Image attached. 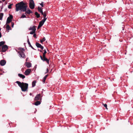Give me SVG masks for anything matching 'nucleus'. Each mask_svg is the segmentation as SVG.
Here are the masks:
<instances>
[{
    "label": "nucleus",
    "instance_id": "f257e3e1",
    "mask_svg": "<svg viewBox=\"0 0 133 133\" xmlns=\"http://www.w3.org/2000/svg\"><path fill=\"white\" fill-rule=\"evenodd\" d=\"M16 7L15 10L16 11H18L19 10L24 12L26 11L27 6L25 5V4L23 1H21L16 4Z\"/></svg>",
    "mask_w": 133,
    "mask_h": 133
},
{
    "label": "nucleus",
    "instance_id": "f03ea898",
    "mask_svg": "<svg viewBox=\"0 0 133 133\" xmlns=\"http://www.w3.org/2000/svg\"><path fill=\"white\" fill-rule=\"evenodd\" d=\"M16 83L18 84L19 86L21 88L22 91H26L28 89V83L24 82L21 83L19 81H17Z\"/></svg>",
    "mask_w": 133,
    "mask_h": 133
},
{
    "label": "nucleus",
    "instance_id": "7ed1b4c3",
    "mask_svg": "<svg viewBox=\"0 0 133 133\" xmlns=\"http://www.w3.org/2000/svg\"><path fill=\"white\" fill-rule=\"evenodd\" d=\"M23 50L24 49L23 48H22V50L19 51L18 53L19 54V55L20 57L24 58L25 57V55L23 52Z\"/></svg>",
    "mask_w": 133,
    "mask_h": 133
},
{
    "label": "nucleus",
    "instance_id": "20e7f679",
    "mask_svg": "<svg viewBox=\"0 0 133 133\" xmlns=\"http://www.w3.org/2000/svg\"><path fill=\"white\" fill-rule=\"evenodd\" d=\"M29 6L31 9H33L35 8V4L33 0H29Z\"/></svg>",
    "mask_w": 133,
    "mask_h": 133
},
{
    "label": "nucleus",
    "instance_id": "39448f33",
    "mask_svg": "<svg viewBox=\"0 0 133 133\" xmlns=\"http://www.w3.org/2000/svg\"><path fill=\"white\" fill-rule=\"evenodd\" d=\"M42 96H41L40 94H38L35 97V100L36 101H37L38 100H42Z\"/></svg>",
    "mask_w": 133,
    "mask_h": 133
},
{
    "label": "nucleus",
    "instance_id": "423d86ee",
    "mask_svg": "<svg viewBox=\"0 0 133 133\" xmlns=\"http://www.w3.org/2000/svg\"><path fill=\"white\" fill-rule=\"evenodd\" d=\"M13 17V16L12 15H10L7 18L6 24L10 23L12 21Z\"/></svg>",
    "mask_w": 133,
    "mask_h": 133
},
{
    "label": "nucleus",
    "instance_id": "0eeeda50",
    "mask_svg": "<svg viewBox=\"0 0 133 133\" xmlns=\"http://www.w3.org/2000/svg\"><path fill=\"white\" fill-rule=\"evenodd\" d=\"M8 49V47L7 45H5L2 47V50L1 51L3 52H5Z\"/></svg>",
    "mask_w": 133,
    "mask_h": 133
},
{
    "label": "nucleus",
    "instance_id": "6e6552de",
    "mask_svg": "<svg viewBox=\"0 0 133 133\" xmlns=\"http://www.w3.org/2000/svg\"><path fill=\"white\" fill-rule=\"evenodd\" d=\"M31 71V70L30 69H27L25 70L24 74L25 75L27 76L30 74Z\"/></svg>",
    "mask_w": 133,
    "mask_h": 133
},
{
    "label": "nucleus",
    "instance_id": "1a4fd4ad",
    "mask_svg": "<svg viewBox=\"0 0 133 133\" xmlns=\"http://www.w3.org/2000/svg\"><path fill=\"white\" fill-rule=\"evenodd\" d=\"M25 66L28 68H30L31 66V63L26 62L25 63Z\"/></svg>",
    "mask_w": 133,
    "mask_h": 133
},
{
    "label": "nucleus",
    "instance_id": "9d476101",
    "mask_svg": "<svg viewBox=\"0 0 133 133\" xmlns=\"http://www.w3.org/2000/svg\"><path fill=\"white\" fill-rule=\"evenodd\" d=\"M6 63L5 61L4 60H2L0 61V64L1 66L4 65Z\"/></svg>",
    "mask_w": 133,
    "mask_h": 133
},
{
    "label": "nucleus",
    "instance_id": "9b49d317",
    "mask_svg": "<svg viewBox=\"0 0 133 133\" xmlns=\"http://www.w3.org/2000/svg\"><path fill=\"white\" fill-rule=\"evenodd\" d=\"M25 12H26V13L28 15L30 14L31 13L32 14L33 13L32 11H31L29 8L27 10L26 9V11Z\"/></svg>",
    "mask_w": 133,
    "mask_h": 133
},
{
    "label": "nucleus",
    "instance_id": "f8f14e48",
    "mask_svg": "<svg viewBox=\"0 0 133 133\" xmlns=\"http://www.w3.org/2000/svg\"><path fill=\"white\" fill-rule=\"evenodd\" d=\"M42 60L43 61H46V63L48 64H49V60L47 59L46 57H43L42 59Z\"/></svg>",
    "mask_w": 133,
    "mask_h": 133
},
{
    "label": "nucleus",
    "instance_id": "ddd939ff",
    "mask_svg": "<svg viewBox=\"0 0 133 133\" xmlns=\"http://www.w3.org/2000/svg\"><path fill=\"white\" fill-rule=\"evenodd\" d=\"M38 11L41 13L42 14H43L44 12H43V9L42 8L38 6Z\"/></svg>",
    "mask_w": 133,
    "mask_h": 133
},
{
    "label": "nucleus",
    "instance_id": "4468645a",
    "mask_svg": "<svg viewBox=\"0 0 133 133\" xmlns=\"http://www.w3.org/2000/svg\"><path fill=\"white\" fill-rule=\"evenodd\" d=\"M29 30H32L34 31H36V26L35 25L33 26L32 27H31L29 28Z\"/></svg>",
    "mask_w": 133,
    "mask_h": 133
},
{
    "label": "nucleus",
    "instance_id": "2eb2a0df",
    "mask_svg": "<svg viewBox=\"0 0 133 133\" xmlns=\"http://www.w3.org/2000/svg\"><path fill=\"white\" fill-rule=\"evenodd\" d=\"M18 76L21 78H22V79H24L25 77L24 75L20 74H18Z\"/></svg>",
    "mask_w": 133,
    "mask_h": 133
},
{
    "label": "nucleus",
    "instance_id": "dca6fc26",
    "mask_svg": "<svg viewBox=\"0 0 133 133\" xmlns=\"http://www.w3.org/2000/svg\"><path fill=\"white\" fill-rule=\"evenodd\" d=\"M48 75H46L43 79L42 81V82H43V83H45V80L46 78L48 77Z\"/></svg>",
    "mask_w": 133,
    "mask_h": 133
},
{
    "label": "nucleus",
    "instance_id": "f3484780",
    "mask_svg": "<svg viewBox=\"0 0 133 133\" xmlns=\"http://www.w3.org/2000/svg\"><path fill=\"white\" fill-rule=\"evenodd\" d=\"M41 102L39 101H37L35 103V105L37 106L38 105H39L41 104Z\"/></svg>",
    "mask_w": 133,
    "mask_h": 133
},
{
    "label": "nucleus",
    "instance_id": "a211bd4d",
    "mask_svg": "<svg viewBox=\"0 0 133 133\" xmlns=\"http://www.w3.org/2000/svg\"><path fill=\"white\" fill-rule=\"evenodd\" d=\"M36 46L38 48H39L41 46V45L39 43H38V42H36Z\"/></svg>",
    "mask_w": 133,
    "mask_h": 133
},
{
    "label": "nucleus",
    "instance_id": "6ab92c4d",
    "mask_svg": "<svg viewBox=\"0 0 133 133\" xmlns=\"http://www.w3.org/2000/svg\"><path fill=\"white\" fill-rule=\"evenodd\" d=\"M35 15L36 16V17L37 18H39L40 17L39 14L37 11L35 12Z\"/></svg>",
    "mask_w": 133,
    "mask_h": 133
},
{
    "label": "nucleus",
    "instance_id": "aec40b11",
    "mask_svg": "<svg viewBox=\"0 0 133 133\" xmlns=\"http://www.w3.org/2000/svg\"><path fill=\"white\" fill-rule=\"evenodd\" d=\"M36 80L34 81L32 83V87H34L36 85Z\"/></svg>",
    "mask_w": 133,
    "mask_h": 133
},
{
    "label": "nucleus",
    "instance_id": "412c9836",
    "mask_svg": "<svg viewBox=\"0 0 133 133\" xmlns=\"http://www.w3.org/2000/svg\"><path fill=\"white\" fill-rule=\"evenodd\" d=\"M6 29L8 30H9L11 29V28L8 24H7L6 26Z\"/></svg>",
    "mask_w": 133,
    "mask_h": 133
},
{
    "label": "nucleus",
    "instance_id": "4be33fe9",
    "mask_svg": "<svg viewBox=\"0 0 133 133\" xmlns=\"http://www.w3.org/2000/svg\"><path fill=\"white\" fill-rule=\"evenodd\" d=\"M5 43V41H1L0 42V47L2 46Z\"/></svg>",
    "mask_w": 133,
    "mask_h": 133
},
{
    "label": "nucleus",
    "instance_id": "5701e85b",
    "mask_svg": "<svg viewBox=\"0 0 133 133\" xmlns=\"http://www.w3.org/2000/svg\"><path fill=\"white\" fill-rule=\"evenodd\" d=\"M46 39L45 37L43 38V39L42 40H40V42L41 43H43V42L45 41Z\"/></svg>",
    "mask_w": 133,
    "mask_h": 133
},
{
    "label": "nucleus",
    "instance_id": "b1692460",
    "mask_svg": "<svg viewBox=\"0 0 133 133\" xmlns=\"http://www.w3.org/2000/svg\"><path fill=\"white\" fill-rule=\"evenodd\" d=\"M3 16V14L2 13H1L0 14V20H2Z\"/></svg>",
    "mask_w": 133,
    "mask_h": 133
},
{
    "label": "nucleus",
    "instance_id": "393cba45",
    "mask_svg": "<svg viewBox=\"0 0 133 133\" xmlns=\"http://www.w3.org/2000/svg\"><path fill=\"white\" fill-rule=\"evenodd\" d=\"M44 24V23L43 22H42L41 21L39 22V25L42 27V26Z\"/></svg>",
    "mask_w": 133,
    "mask_h": 133
},
{
    "label": "nucleus",
    "instance_id": "a878e982",
    "mask_svg": "<svg viewBox=\"0 0 133 133\" xmlns=\"http://www.w3.org/2000/svg\"><path fill=\"white\" fill-rule=\"evenodd\" d=\"M26 17L25 15L24 14H23L21 17V18H26Z\"/></svg>",
    "mask_w": 133,
    "mask_h": 133
},
{
    "label": "nucleus",
    "instance_id": "bb28decb",
    "mask_svg": "<svg viewBox=\"0 0 133 133\" xmlns=\"http://www.w3.org/2000/svg\"><path fill=\"white\" fill-rule=\"evenodd\" d=\"M47 18H44V19H42L41 21L44 23V22L46 20Z\"/></svg>",
    "mask_w": 133,
    "mask_h": 133
},
{
    "label": "nucleus",
    "instance_id": "cd10ccee",
    "mask_svg": "<svg viewBox=\"0 0 133 133\" xmlns=\"http://www.w3.org/2000/svg\"><path fill=\"white\" fill-rule=\"evenodd\" d=\"M42 15H43L44 18H46V13L45 12H44L43 14Z\"/></svg>",
    "mask_w": 133,
    "mask_h": 133
},
{
    "label": "nucleus",
    "instance_id": "c85d7f7f",
    "mask_svg": "<svg viewBox=\"0 0 133 133\" xmlns=\"http://www.w3.org/2000/svg\"><path fill=\"white\" fill-rule=\"evenodd\" d=\"M28 40H27V42H28V44L29 45V46H30V45H31L30 44V42H29V40L28 38Z\"/></svg>",
    "mask_w": 133,
    "mask_h": 133
},
{
    "label": "nucleus",
    "instance_id": "c756f323",
    "mask_svg": "<svg viewBox=\"0 0 133 133\" xmlns=\"http://www.w3.org/2000/svg\"><path fill=\"white\" fill-rule=\"evenodd\" d=\"M13 4H11L10 5H8V8L9 9H10L11 8V6Z\"/></svg>",
    "mask_w": 133,
    "mask_h": 133
},
{
    "label": "nucleus",
    "instance_id": "7c9ffc66",
    "mask_svg": "<svg viewBox=\"0 0 133 133\" xmlns=\"http://www.w3.org/2000/svg\"><path fill=\"white\" fill-rule=\"evenodd\" d=\"M35 31H30V34L32 35L35 33Z\"/></svg>",
    "mask_w": 133,
    "mask_h": 133
},
{
    "label": "nucleus",
    "instance_id": "2f4dec72",
    "mask_svg": "<svg viewBox=\"0 0 133 133\" xmlns=\"http://www.w3.org/2000/svg\"><path fill=\"white\" fill-rule=\"evenodd\" d=\"M103 104L104 105V107H105V108L106 109H108L107 108V104Z\"/></svg>",
    "mask_w": 133,
    "mask_h": 133
},
{
    "label": "nucleus",
    "instance_id": "473e14b6",
    "mask_svg": "<svg viewBox=\"0 0 133 133\" xmlns=\"http://www.w3.org/2000/svg\"><path fill=\"white\" fill-rule=\"evenodd\" d=\"M44 3L43 2H41V3L40 4L41 5V6L42 7H43V4Z\"/></svg>",
    "mask_w": 133,
    "mask_h": 133
},
{
    "label": "nucleus",
    "instance_id": "72a5a7b5",
    "mask_svg": "<svg viewBox=\"0 0 133 133\" xmlns=\"http://www.w3.org/2000/svg\"><path fill=\"white\" fill-rule=\"evenodd\" d=\"M41 49L43 50L44 49V47L42 45H41L40 47H39Z\"/></svg>",
    "mask_w": 133,
    "mask_h": 133
},
{
    "label": "nucleus",
    "instance_id": "f704fd0d",
    "mask_svg": "<svg viewBox=\"0 0 133 133\" xmlns=\"http://www.w3.org/2000/svg\"><path fill=\"white\" fill-rule=\"evenodd\" d=\"M14 25V23L13 22H11V26L13 27Z\"/></svg>",
    "mask_w": 133,
    "mask_h": 133
},
{
    "label": "nucleus",
    "instance_id": "c9c22d12",
    "mask_svg": "<svg viewBox=\"0 0 133 133\" xmlns=\"http://www.w3.org/2000/svg\"><path fill=\"white\" fill-rule=\"evenodd\" d=\"M44 52L43 53L46 54V49H44Z\"/></svg>",
    "mask_w": 133,
    "mask_h": 133
},
{
    "label": "nucleus",
    "instance_id": "e433bc0d",
    "mask_svg": "<svg viewBox=\"0 0 133 133\" xmlns=\"http://www.w3.org/2000/svg\"><path fill=\"white\" fill-rule=\"evenodd\" d=\"M33 37L35 38H36V34L34 33L33 35Z\"/></svg>",
    "mask_w": 133,
    "mask_h": 133
},
{
    "label": "nucleus",
    "instance_id": "4c0bfd02",
    "mask_svg": "<svg viewBox=\"0 0 133 133\" xmlns=\"http://www.w3.org/2000/svg\"><path fill=\"white\" fill-rule=\"evenodd\" d=\"M29 46L30 47L33 49L36 50V49H35L31 45H30V46Z\"/></svg>",
    "mask_w": 133,
    "mask_h": 133
},
{
    "label": "nucleus",
    "instance_id": "58836bf2",
    "mask_svg": "<svg viewBox=\"0 0 133 133\" xmlns=\"http://www.w3.org/2000/svg\"><path fill=\"white\" fill-rule=\"evenodd\" d=\"M43 57H45V54L43 53Z\"/></svg>",
    "mask_w": 133,
    "mask_h": 133
},
{
    "label": "nucleus",
    "instance_id": "ea45409f",
    "mask_svg": "<svg viewBox=\"0 0 133 133\" xmlns=\"http://www.w3.org/2000/svg\"><path fill=\"white\" fill-rule=\"evenodd\" d=\"M41 26H40V25H38V28H37V29H39V28H41Z\"/></svg>",
    "mask_w": 133,
    "mask_h": 133
},
{
    "label": "nucleus",
    "instance_id": "a19ab883",
    "mask_svg": "<svg viewBox=\"0 0 133 133\" xmlns=\"http://www.w3.org/2000/svg\"><path fill=\"white\" fill-rule=\"evenodd\" d=\"M40 57L41 58V60L42 59L43 57H42V56H41V55H40Z\"/></svg>",
    "mask_w": 133,
    "mask_h": 133
},
{
    "label": "nucleus",
    "instance_id": "79ce46f5",
    "mask_svg": "<svg viewBox=\"0 0 133 133\" xmlns=\"http://www.w3.org/2000/svg\"><path fill=\"white\" fill-rule=\"evenodd\" d=\"M2 37V34L1 32H0V38L1 37Z\"/></svg>",
    "mask_w": 133,
    "mask_h": 133
},
{
    "label": "nucleus",
    "instance_id": "37998d69",
    "mask_svg": "<svg viewBox=\"0 0 133 133\" xmlns=\"http://www.w3.org/2000/svg\"><path fill=\"white\" fill-rule=\"evenodd\" d=\"M46 72H45V74H46V73H47L48 72V68L47 69H46Z\"/></svg>",
    "mask_w": 133,
    "mask_h": 133
},
{
    "label": "nucleus",
    "instance_id": "c03bdc74",
    "mask_svg": "<svg viewBox=\"0 0 133 133\" xmlns=\"http://www.w3.org/2000/svg\"><path fill=\"white\" fill-rule=\"evenodd\" d=\"M39 51H40V52H43L41 50H39Z\"/></svg>",
    "mask_w": 133,
    "mask_h": 133
},
{
    "label": "nucleus",
    "instance_id": "a18cd8bd",
    "mask_svg": "<svg viewBox=\"0 0 133 133\" xmlns=\"http://www.w3.org/2000/svg\"><path fill=\"white\" fill-rule=\"evenodd\" d=\"M122 28L123 30L124 29V27H122Z\"/></svg>",
    "mask_w": 133,
    "mask_h": 133
},
{
    "label": "nucleus",
    "instance_id": "49530a36",
    "mask_svg": "<svg viewBox=\"0 0 133 133\" xmlns=\"http://www.w3.org/2000/svg\"><path fill=\"white\" fill-rule=\"evenodd\" d=\"M28 59V58H27L26 59V61H27Z\"/></svg>",
    "mask_w": 133,
    "mask_h": 133
},
{
    "label": "nucleus",
    "instance_id": "de8ad7c7",
    "mask_svg": "<svg viewBox=\"0 0 133 133\" xmlns=\"http://www.w3.org/2000/svg\"><path fill=\"white\" fill-rule=\"evenodd\" d=\"M3 2H4L5 0H2Z\"/></svg>",
    "mask_w": 133,
    "mask_h": 133
},
{
    "label": "nucleus",
    "instance_id": "09e8293b",
    "mask_svg": "<svg viewBox=\"0 0 133 133\" xmlns=\"http://www.w3.org/2000/svg\"><path fill=\"white\" fill-rule=\"evenodd\" d=\"M30 95L31 96V93H30Z\"/></svg>",
    "mask_w": 133,
    "mask_h": 133
},
{
    "label": "nucleus",
    "instance_id": "8fccbe9b",
    "mask_svg": "<svg viewBox=\"0 0 133 133\" xmlns=\"http://www.w3.org/2000/svg\"><path fill=\"white\" fill-rule=\"evenodd\" d=\"M25 14H27V13H26V12H25Z\"/></svg>",
    "mask_w": 133,
    "mask_h": 133
},
{
    "label": "nucleus",
    "instance_id": "3c124183",
    "mask_svg": "<svg viewBox=\"0 0 133 133\" xmlns=\"http://www.w3.org/2000/svg\"><path fill=\"white\" fill-rule=\"evenodd\" d=\"M125 55H126V52H125Z\"/></svg>",
    "mask_w": 133,
    "mask_h": 133
},
{
    "label": "nucleus",
    "instance_id": "603ef678",
    "mask_svg": "<svg viewBox=\"0 0 133 133\" xmlns=\"http://www.w3.org/2000/svg\"><path fill=\"white\" fill-rule=\"evenodd\" d=\"M39 50L38 49V51H39Z\"/></svg>",
    "mask_w": 133,
    "mask_h": 133
},
{
    "label": "nucleus",
    "instance_id": "864d4df0",
    "mask_svg": "<svg viewBox=\"0 0 133 133\" xmlns=\"http://www.w3.org/2000/svg\"><path fill=\"white\" fill-rule=\"evenodd\" d=\"M1 28H0V31H1Z\"/></svg>",
    "mask_w": 133,
    "mask_h": 133
}]
</instances>
